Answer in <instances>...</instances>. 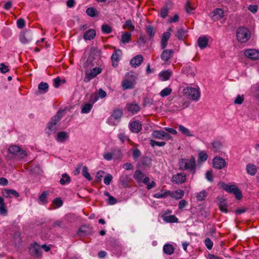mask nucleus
I'll return each instance as SVG.
<instances>
[{
	"instance_id": "nucleus-44",
	"label": "nucleus",
	"mask_w": 259,
	"mask_h": 259,
	"mask_svg": "<svg viewBox=\"0 0 259 259\" xmlns=\"http://www.w3.org/2000/svg\"><path fill=\"white\" fill-rule=\"evenodd\" d=\"M131 34L130 32H125L121 37V41L123 44L127 43L131 39Z\"/></svg>"
},
{
	"instance_id": "nucleus-31",
	"label": "nucleus",
	"mask_w": 259,
	"mask_h": 259,
	"mask_svg": "<svg viewBox=\"0 0 259 259\" xmlns=\"http://www.w3.org/2000/svg\"><path fill=\"white\" fill-rule=\"evenodd\" d=\"M123 112L121 109H116L114 110L112 114L110 116V117L109 118V120L111 119L112 118H114L115 120L119 119L121 118V117L122 116Z\"/></svg>"
},
{
	"instance_id": "nucleus-15",
	"label": "nucleus",
	"mask_w": 259,
	"mask_h": 259,
	"mask_svg": "<svg viewBox=\"0 0 259 259\" xmlns=\"http://www.w3.org/2000/svg\"><path fill=\"white\" fill-rule=\"evenodd\" d=\"M121 54V51L120 50H116L113 52L111 57L112 62V65L113 67H116L118 66V62L120 60Z\"/></svg>"
},
{
	"instance_id": "nucleus-49",
	"label": "nucleus",
	"mask_w": 259,
	"mask_h": 259,
	"mask_svg": "<svg viewBox=\"0 0 259 259\" xmlns=\"http://www.w3.org/2000/svg\"><path fill=\"white\" fill-rule=\"evenodd\" d=\"M186 33V30L183 28H180L177 31L176 36L179 38V39L182 40Z\"/></svg>"
},
{
	"instance_id": "nucleus-29",
	"label": "nucleus",
	"mask_w": 259,
	"mask_h": 259,
	"mask_svg": "<svg viewBox=\"0 0 259 259\" xmlns=\"http://www.w3.org/2000/svg\"><path fill=\"white\" fill-rule=\"evenodd\" d=\"M119 182L123 187H127L130 182L129 177L127 175H122L120 177Z\"/></svg>"
},
{
	"instance_id": "nucleus-5",
	"label": "nucleus",
	"mask_w": 259,
	"mask_h": 259,
	"mask_svg": "<svg viewBox=\"0 0 259 259\" xmlns=\"http://www.w3.org/2000/svg\"><path fill=\"white\" fill-rule=\"evenodd\" d=\"M219 185L224 190L231 193H233L237 199H240L242 197V193L239 188L235 185H229L224 183H220Z\"/></svg>"
},
{
	"instance_id": "nucleus-26",
	"label": "nucleus",
	"mask_w": 259,
	"mask_h": 259,
	"mask_svg": "<svg viewBox=\"0 0 259 259\" xmlns=\"http://www.w3.org/2000/svg\"><path fill=\"white\" fill-rule=\"evenodd\" d=\"M69 137L68 134L65 132H61L57 133L56 139L59 142H65Z\"/></svg>"
},
{
	"instance_id": "nucleus-56",
	"label": "nucleus",
	"mask_w": 259,
	"mask_h": 259,
	"mask_svg": "<svg viewBox=\"0 0 259 259\" xmlns=\"http://www.w3.org/2000/svg\"><path fill=\"white\" fill-rule=\"evenodd\" d=\"M206 192L205 191L203 190L200 192L198 194H197L196 196V198L198 201H202L204 199V198L206 197Z\"/></svg>"
},
{
	"instance_id": "nucleus-3",
	"label": "nucleus",
	"mask_w": 259,
	"mask_h": 259,
	"mask_svg": "<svg viewBox=\"0 0 259 259\" xmlns=\"http://www.w3.org/2000/svg\"><path fill=\"white\" fill-rule=\"evenodd\" d=\"M137 78V74L135 72H130L127 73L125 76V79L121 83L123 90L134 89Z\"/></svg>"
},
{
	"instance_id": "nucleus-13",
	"label": "nucleus",
	"mask_w": 259,
	"mask_h": 259,
	"mask_svg": "<svg viewBox=\"0 0 259 259\" xmlns=\"http://www.w3.org/2000/svg\"><path fill=\"white\" fill-rule=\"evenodd\" d=\"M186 180V175L184 172L178 173L172 176L171 181L176 184L184 183Z\"/></svg>"
},
{
	"instance_id": "nucleus-28",
	"label": "nucleus",
	"mask_w": 259,
	"mask_h": 259,
	"mask_svg": "<svg viewBox=\"0 0 259 259\" xmlns=\"http://www.w3.org/2000/svg\"><path fill=\"white\" fill-rule=\"evenodd\" d=\"M246 171L249 175L251 176L255 175L257 172V168L256 166L252 164H248L246 165Z\"/></svg>"
},
{
	"instance_id": "nucleus-33",
	"label": "nucleus",
	"mask_w": 259,
	"mask_h": 259,
	"mask_svg": "<svg viewBox=\"0 0 259 259\" xmlns=\"http://www.w3.org/2000/svg\"><path fill=\"white\" fill-rule=\"evenodd\" d=\"M182 72L187 75L194 76L195 75V69L192 67L186 66L182 68Z\"/></svg>"
},
{
	"instance_id": "nucleus-7",
	"label": "nucleus",
	"mask_w": 259,
	"mask_h": 259,
	"mask_svg": "<svg viewBox=\"0 0 259 259\" xmlns=\"http://www.w3.org/2000/svg\"><path fill=\"white\" fill-rule=\"evenodd\" d=\"M8 151L10 154L17 156L20 158H23L27 155L26 152L17 145L10 146Z\"/></svg>"
},
{
	"instance_id": "nucleus-57",
	"label": "nucleus",
	"mask_w": 259,
	"mask_h": 259,
	"mask_svg": "<svg viewBox=\"0 0 259 259\" xmlns=\"http://www.w3.org/2000/svg\"><path fill=\"white\" fill-rule=\"evenodd\" d=\"M123 27L124 28H127L128 29H130L132 31L135 29V26L133 25L132 21L131 20H128L125 21Z\"/></svg>"
},
{
	"instance_id": "nucleus-50",
	"label": "nucleus",
	"mask_w": 259,
	"mask_h": 259,
	"mask_svg": "<svg viewBox=\"0 0 259 259\" xmlns=\"http://www.w3.org/2000/svg\"><path fill=\"white\" fill-rule=\"evenodd\" d=\"M227 206V204L224 200L221 201L219 204L220 209L225 213H227L228 212Z\"/></svg>"
},
{
	"instance_id": "nucleus-18",
	"label": "nucleus",
	"mask_w": 259,
	"mask_h": 259,
	"mask_svg": "<svg viewBox=\"0 0 259 259\" xmlns=\"http://www.w3.org/2000/svg\"><path fill=\"white\" fill-rule=\"evenodd\" d=\"M143 57L141 55H138L136 56L133 58L131 61L130 64L132 66L137 67L139 66L143 62Z\"/></svg>"
},
{
	"instance_id": "nucleus-1",
	"label": "nucleus",
	"mask_w": 259,
	"mask_h": 259,
	"mask_svg": "<svg viewBox=\"0 0 259 259\" xmlns=\"http://www.w3.org/2000/svg\"><path fill=\"white\" fill-rule=\"evenodd\" d=\"M179 165L181 170H189L194 174L196 167L195 158L191 156L189 159L182 158L179 160Z\"/></svg>"
},
{
	"instance_id": "nucleus-51",
	"label": "nucleus",
	"mask_w": 259,
	"mask_h": 259,
	"mask_svg": "<svg viewBox=\"0 0 259 259\" xmlns=\"http://www.w3.org/2000/svg\"><path fill=\"white\" fill-rule=\"evenodd\" d=\"M211 145L212 146L213 150L214 151H218L222 147V143L219 141H214L211 143Z\"/></svg>"
},
{
	"instance_id": "nucleus-59",
	"label": "nucleus",
	"mask_w": 259,
	"mask_h": 259,
	"mask_svg": "<svg viewBox=\"0 0 259 259\" xmlns=\"http://www.w3.org/2000/svg\"><path fill=\"white\" fill-rule=\"evenodd\" d=\"M10 69L8 66H6L5 63H2L0 64V71L2 73H6L9 72Z\"/></svg>"
},
{
	"instance_id": "nucleus-4",
	"label": "nucleus",
	"mask_w": 259,
	"mask_h": 259,
	"mask_svg": "<svg viewBox=\"0 0 259 259\" xmlns=\"http://www.w3.org/2000/svg\"><path fill=\"white\" fill-rule=\"evenodd\" d=\"M184 95L190 99L197 101L200 96V92L199 89L192 87H187L183 90Z\"/></svg>"
},
{
	"instance_id": "nucleus-52",
	"label": "nucleus",
	"mask_w": 259,
	"mask_h": 259,
	"mask_svg": "<svg viewBox=\"0 0 259 259\" xmlns=\"http://www.w3.org/2000/svg\"><path fill=\"white\" fill-rule=\"evenodd\" d=\"M102 31L104 33L109 34L112 31V28L108 24H103L102 26Z\"/></svg>"
},
{
	"instance_id": "nucleus-14",
	"label": "nucleus",
	"mask_w": 259,
	"mask_h": 259,
	"mask_svg": "<svg viewBox=\"0 0 259 259\" xmlns=\"http://www.w3.org/2000/svg\"><path fill=\"white\" fill-rule=\"evenodd\" d=\"M32 39V33L29 31H25L20 35V40L23 44L28 43Z\"/></svg>"
},
{
	"instance_id": "nucleus-60",
	"label": "nucleus",
	"mask_w": 259,
	"mask_h": 259,
	"mask_svg": "<svg viewBox=\"0 0 259 259\" xmlns=\"http://www.w3.org/2000/svg\"><path fill=\"white\" fill-rule=\"evenodd\" d=\"M141 155V152L138 149L134 150L133 152V156L135 160L136 161Z\"/></svg>"
},
{
	"instance_id": "nucleus-32",
	"label": "nucleus",
	"mask_w": 259,
	"mask_h": 259,
	"mask_svg": "<svg viewBox=\"0 0 259 259\" xmlns=\"http://www.w3.org/2000/svg\"><path fill=\"white\" fill-rule=\"evenodd\" d=\"M163 250L166 254L171 255L174 252V247L171 244H166L163 246Z\"/></svg>"
},
{
	"instance_id": "nucleus-39",
	"label": "nucleus",
	"mask_w": 259,
	"mask_h": 259,
	"mask_svg": "<svg viewBox=\"0 0 259 259\" xmlns=\"http://www.w3.org/2000/svg\"><path fill=\"white\" fill-rule=\"evenodd\" d=\"M171 75V73L168 71H163L159 74V76L161 77V80L163 81L167 80Z\"/></svg>"
},
{
	"instance_id": "nucleus-17",
	"label": "nucleus",
	"mask_w": 259,
	"mask_h": 259,
	"mask_svg": "<svg viewBox=\"0 0 259 259\" xmlns=\"http://www.w3.org/2000/svg\"><path fill=\"white\" fill-rule=\"evenodd\" d=\"M129 127L132 132L138 133L142 129V124L140 121L136 120L131 122Z\"/></svg>"
},
{
	"instance_id": "nucleus-8",
	"label": "nucleus",
	"mask_w": 259,
	"mask_h": 259,
	"mask_svg": "<svg viewBox=\"0 0 259 259\" xmlns=\"http://www.w3.org/2000/svg\"><path fill=\"white\" fill-rule=\"evenodd\" d=\"M30 254L34 257H39L41 256V250L40 245L36 242L31 244L29 248Z\"/></svg>"
},
{
	"instance_id": "nucleus-36",
	"label": "nucleus",
	"mask_w": 259,
	"mask_h": 259,
	"mask_svg": "<svg viewBox=\"0 0 259 259\" xmlns=\"http://www.w3.org/2000/svg\"><path fill=\"white\" fill-rule=\"evenodd\" d=\"M143 183L147 185V189L148 190H150L156 186V183L154 181H152L151 182H150V179L148 177H146L144 179Z\"/></svg>"
},
{
	"instance_id": "nucleus-2",
	"label": "nucleus",
	"mask_w": 259,
	"mask_h": 259,
	"mask_svg": "<svg viewBox=\"0 0 259 259\" xmlns=\"http://www.w3.org/2000/svg\"><path fill=\"white\" fill-rule=\"evenodd\" d=\"M62 111H58L57 114L54 116L48 123V126L46 128V133L48 135L54 134L57 131V126L59 125L60 121L61 119V114Z\"/></svg>"
},
{
	"instance_id": "nucleus-34",
	"label": "nucleus",
	"mask_w": 259,
	"mask_h": 259,
	"mask_svg": "<svg viewBox=\"0 0 259 259\" xmlns=\"http://www.w3.org/2000/svg\"><path fill=\"white\" fill-rule=\"evenodd\" d=\"M168 193H170V191L168 190L164 191L163 190H161V191L159 192L155 193L153 195V197L156 198H165L168 195H169Z\"/></svg>"
},
{
	"instance_id": "nucleus-58",
	"label": "nucleus",
	"mask_w": 259,
	"mask_h": 259,
	"mask_svg": "<svg viewBox=\"0 0 259 259\" xmlns=\"http://www.w3.org/2000/svg\"><path fill=\"white\" fill-rule=\"evenodd\" d=\"M112 179L113 177L111 175L109 174L106 175L104 179V184L106 185H109L110 184Z\"/></svg>"
},
{
	"instance_id": "nucleus-62",
	"label": "nucleus",
	"mask_w": 259,
	"mask_h": 259,
	"mask_svg": "<svg viewBox=\"0 0 259 259\" xmlns=\"http://www.w3.org/2000/svg\"><path fill=\"white\" fill-rule=\"evenodd\" d=\"M205 244L208 249H211L213 246V243L209 238L205 240Z\"/></svg>"
},
{
	"instance_id": "nucleus-6",
	"label": "nucleus",
	"mask_w": 259,
	"mask_h": 259,
	"mask_svg": "<svg viewBox=\"0 0 259 259\" xmlns=\"http://www.w3.org/2000/svg\"><path fill=\"white\" fill-rule=\"evenodd\" d=\"M237 39L242 43L246 42L250 37V33L246 28L240 27L238 28L236 33Z\"/></svg>"
},
{
	"instance_id": "nucleus-53",
	"label": "nucleus",
	"mask_w": 259,
	"mask_h": 259,
	"mask_svg": "<svg viewBox=\"0 0 259 259\" xmlns=\"http://www.w3.org/2000/svg\"><path fill=\"white\" fill-rule=\"evenodd\" d=\"M207 158L208 155L205 152L203 151H200L199 153L198 159L199 161L204 162L207 160Z\"/></svg>"
},
{
	"instance_id": "nucleus-38",
	"label": "nucleus",
	"mask_w": 259,
	"mask_h": 259,
	"mask_svg": "<svg viewBox=\"0 0 259 259\" xmlns=\"http://www.w3.org/2000/svg\"><path fill=\"white\" fill-rule=\"evenodd\" d=\"M86 13L88 15L92 17H94L98 15L96 9L93 7L88 8L86 10Z\"/></svg>"
},
{
	"instance_id": "nucleus-27",
	"label": "nucleus",
	"mask_w": 259,
	"mask_h": 259,
	"mask_svg": "<svg viewBox=\"0 0 259 259\" xmlns=\"http://www.w3.org/2000/svg\"><path fill=\"white\" fill-rule=\"evenodd\" d=\"M2 194L6 197H10L11 195H14L15 197H19V193L13 189H4L2 191Z\"/></svg>"
},
{
	"instance_id": "nucleus-30",
	"label": "nucleus",
	"mask_w": 259,
	"mask_h": 259,
	"mask_svg": "<svg viewBox=\"0 0 259 259\" xmlns=\"http://www.w3.org/2000/svg\"><path fill=\"white\" fill-rule=\"evenodd\" d=\"M145 30L147 35L149 36L150 39H153L155 35V31L152 25H146Z\"/></svg>"
},
{
	"instance_id": "nucleus-54",
	"label": "nucleus",
	"mask_w": 259,
	"mask_h": 259,
	"mask_svg": "<svg viewBox=\"0 0 259 259\" xmlns=\"http://www.w3.org/2000/svg\"><path fill=\"white\" fill-rule=\"evenodd\" d=\"M168 8L167 6H164L160 12V17L162 18H165L168 15Z\"/></svg>"
},
{
	"instance_id": "nucleus-64",
	"label": "nucleus",
	"mask_w": 259,
	"mask_h": 259,
	"mask_svg": "<svg viewBox=\"0 0 259 259\" xmlns=\"http://www.w3.org/2000/svg\"><path fill=\"white\" fill-rule=\"evenodd\" d=\"M118 138L122 143H123L125 140H128V136L125 135L124 133L119 134Z\"/></svg>"
},
{
	"instance_id": "nucleus-21",
	"label": "nucleus",
	"mask_w": 259,
	"mask_h": 259,
	"mask_svg": "<svg viewBox=\"0 0 259 259\" xmlns=\"http://www.w3.org/2000/svg\"><path fill=\"white\" fill-rule=\"evenodd\" d=\"M170 36V33L169 32H165L162 34V38L161 41V49L164 50L167 46V40L169 39Z\"/></svg>"
},
{
	"instance_id": "nucleus-11",
	"label": "nucleus",
	"mask_w": 259,
	"mask_h": 259,
	"mask_svg": "<svg viewBox=\"0 0 259 259\" xmlns=\"http://www.w3.org/2000/svg\"><path fill=\"white\" fill-rule=\"evenodd\" d=\"M244 54L249 59L255 60L259 59V51L255 49H247L245 50Z\"/></svg>"
},
{
	"instance_id": "nucleus-25",
	"label": "nucleus",
	"mask_w": 259,
	"mask_h": 259,
	"mask_svg": "<svg viewBox=\"0 0 259 259\" xmlns=\"http://www.w3.org/2000/svg\"><path fill=\"white\" fill-rule=\"evenodd\" d=\"M96 34V31L93 29H90L87 31L83 35L85 40H91L94 38Z\"/></svg>"
},
{
	"instance_id": "nucleus-20",
	"label": "nucleus",
	"mask_w": 259,
	"mask_h": 259,
	"mask_svg": "<svg viewBox=\"0 0 259 259\" xmlns=\"http://www.w3.org/2000/svg\"><path fill=\"white\" fill-rule=\"evenodd\" d=\"M173 53L174 51L172 50H164L161 54V59L164 61H167L171 58Z\"/></svg>"
},
{
	"instance_id": "nucleus-61",
	"label": "nucleus",
	"mask_w": 259,
	"mask_h": 259,
	"mask_svg": "<svg viewBox=\"0 0 259 259\" xmlns=\"http://www.w3.org/2000/svg\"><path fill=\"white\" fill-rule=\"evenodd\" d=\"M205 178L209 182L213 181L212 171L208 170L205 173Z\"/></svg>"
},
{
	"instance_id": "nucleus-35",
	"label": "nucleus",
	"mask_w": 259,
	"mask_h": 259,
	"mask_svg": "<svg viewBox=\"0 0 259 259\" xmlns=\"http://www.w3.org/2000/svg\"><path fill=\"white\" fill-rule=\"evenodd\" d=\"M179 131L182 133L183 134L188 136V137H193V135L191 134L190 131L184 126L182 125H180L179 126Z\"/></svg>"
},
{
	"instance_id": "nucleus-9",
	"label": "nucleus",
	"mask_w": 259,
	"mask_h": 259,
	"mask_svg": "<svg viewBox=\"0 0 259 259\" xmlns=\"http://www.w3.org/2000/svg\"><path fill=\"white\" fill-rule=\"evenodd\" d=\"M152 136L153 138L160 140H168L171 138V136L169 134L162 131H154Z\"/></svg>"
},
{
	"instance_id": "nucleus-41",
	"label": "nucleus",
	"mask_w": 259,
	"mask_h": 259,
	"mask_svg": "<svg viewBox=\"0 0 259 259\" xmlns=\"http://www.w3.org/2000/svg\"><path fill=\"white\" fill-rule=\"evenodd\" d=\"M93 107V104L87 103L85 104L82 107L81 109V112L82 113H88L90 112L92 108Z\"/></svg>"
},
{
	"instance_id": "nucleus-23",
	"label": "nucleus",
	"mask_w": 259,
	"mask_h": 259,
	"mask_svg": "<svg viewBox=\"0 0 259 259\" xmlns=\"http://www.w3.org/2000/svg\"><path fill=\"white\" fill-rule=\"evenodd\" d=\"M208 39L205 36H200L198 38L197 44L201 49L205 48L208 44Z\"/></svg>"
},
{
	"instance_id": "nucleus-43",
	"label": "nucleus",
	"mask_w": 259,
	"mask_h": 259,
	"mask_svg": "<svg viewBox=\"0 0 259 259\" xmlns=\"http://www.w3.org/2000/svg\"><path fill=\"white\" fill-rule=\"evenodd\" d=\"M38 88L44 93H46L48 91L49 85L46 82H41L38 84Z\"/></svg>"
},
{
	"instance_id": "nucleus-46",
	"label": "nucleus",
	"mask_w": 259,
	"mask_h": 259,
	"mask_svg": "<svg viewBox=\"0 0 259 259\" xmlns=\"http://www.w3.org/2000/svg\"><path fill=\"white\" fill-rule=\"evenodd\" d=\"M171 92H172L171 89L167 87V88H166L163 89L160 92V95L162 97H164L169 95L171 93Z\"/></svg>"
},
{
	"instance_id": "nucleus-47",
	"label": "nucleus",
	"mask_w": 259,
	"mask_h": 259,
	"mask_svg": "<svg viewBox=\"0 0 259 259\" xmlns=\"http://www.w3.org/2000/svg\"><path fill=\"white\" fill-rule=\"evenodd\" d=\"M165 144L166 143L163 141L158 142L154 141V140H150V144L153 148H154L155 146L162 147L164 146Z\"/></svg>"
},
{
	"instance_id": "nucleus-55",
	"label": "nucleus",
	"mask_w": 259,
	"mask_h": 259,
	"mask_svg": "<svg viewBox=\"0 0 259 259\" xmlns=\"http://www.w3.org/2000/svg\"><path fill=\"white\" fill-rule=\"evenodd\" d=\"M164 220L167 223H175L178 221V219L174 215H168L165 217Z\"/></svg>"
},
{
	"instance_id": "nucleus-45",
	"label": "nucleus",
	"mask_w": 259,
	"mask_h": 259,
	"mask_svg": "<svg viewBox=\"0 0 259 259\" xmlns=\"http://www.w3.org/2000/svg\"><path fill=\"white\" fill-rule=\"evenodd\" d=\"M82 175L85 178L88 180L91 181L92 180V177L90 174V173L88 171V167L85 166L83 167L82 170Z\"/></svg>"
},
{
	"instance_id": "nucleus-40",
	"label": "nucleus",
	"mask_w": 259,
	"mask_h": 259,
	"mask_svg": "<svg viewBox=\"0 0 259 259\" xmlns=\"http://www.w3.org/2000/svg\"><path fill=\"white\" fill-rule=\"evenodd\" d=\"M111 153L113 159H118L121 157V151L118 149L113 150Z\"/></svg>"
},
{
	"instance_id": "nucleus-24",
	"label": "nucleus",
	"mask_w": 259,
	"mask_h": 259,
	"mask_svg": "<svg viewBox=\"0 0 259 259\" xmlns=\"http://www.w3.org/2000/svg\"><path fill=\"white\" fill-rule=\"evenodd\" d=\"M126 106L127 110L133 114L137 113L140 109L139 105L135 103L128 104Z\"/></svg>"
},
{
	"instance_id": "nucleus-42",
	"label": "nucleus",
	"mask_w": 259,
	"mask_h": 259,
	"mask_svg": "<svg viewBox=\"0 0 259 259\" xmlns=\"http://www.w3.org/2000/svg\"><path fill=\"white\" fill-rule=\"evenodd\" d=\"M144 177V175L142 172L140 170H136L134 175V178L135 180L138 181H141L143 179Z\"/></svg>"
},
{
	"instance_id": "nucleus-10",
	"label": "nucleus",
	"mask_w": 259,
	"mask_h": 259,
	"mask_svg": "<svg viewBox=\"0 0 259 259\" xmlns=\"http://www.w3.org/2000/svg\"><path fill=\"white\" fill-rule=\"evenodd\" d=\"M101 72V69L100 68L97 67L91 70L89 72H85V77L83 79L84 81L85 82H89L98 74H100Z\"/></svg>"
},
{
	"instance_id": "nucleus-22",
	"label": "nucleus",
	"mask_w": 259,
	"mask_h": 259,
	"mask_svg": "<svg viewBox=\"0 0 259 259\" xmlns=\"http://www.w3.org/2000/svg\"><path fill=\"white\" fill-rule=\"evenodd\" d=\"M172 198L176 199H181L184 195V191L181 189H178L174 192H170L168 193Z\"/></svg>"
},
{
	"instance_id": "nucleus-48",
	"label": "nucleus",
	"mask_w": 259,
	"mask_h": 259,
	"mask_svg": "<svg viewBox=\"0 0 259 259\" xmlns=\"http://www.w3.org/2000/svg\"><path fill=\"white\" fill-rule=\"evenodd\" d=\"M49 195L48 191H44L42 194L39 197V200L42 203V204H45L47 202L46 200L47 197Z\"/></svg>"
},
{
	"instance_id": "nucleus-12",
	"label": "nucleus",
	"mask_w": 259,
	"mask_h": 259,
	"mask_svg": "<svg viewBox=\"0 0 259 259\" xmlns=\"http://www.w3.org/2000/svg\"><path fill=\"white\" fill-rule=\"evenodd\" d=\"M213 166L218 169H221L224 168L226 164L224 159L221 157L216 156L213 159Z\"/></svg>"
},
{
	"instance_id": "nucleus-63",
	"label": "nucleus",
	"mask_w": 259,
	"mask_h": 259,
	"mask_svg": "<svg viewBox=\"0 0 259 259\" xmlns=\"http://www.w3.org/2000/svg\"><path fill=\"white\" fill-rule=\"evenodd\" d=\"M244 100L243 96L238 95L234 101V103L236 104L240 105L242 103Z\"/></svg>"
},
{
	"instance_id": "nucleus-16",
	"label": "nucleus",
	"mask_w": 259,
	"mask_h": 259,
	"mask_svg": "<svg viewBox=\"0 0 259 259\" xmlns=\"http://www.w3.org/2000/svg\"><path fill=\"white\" fill-rule=\"evenodd\" d=\"M224 17V12L220 8L215 9L212 12L211 17L212 20L216 21L221 19Z\"/></svg>"
},
{
	"instance_id": "nucleus-37",
	"label": "nucleus",
	"mask_w": 259,
	"mask_h": 259,
	"mask_svg": "<svg viewBox=\"0 0 259 259\" xmlns=\"http://www.w3.org/2000/svg\"><path fill=\"white\" fill-rule=\"evenodd\" d=\"M70 177L66 174H63L62 178L60 180V183L62 185H65L69 184L70 182Z\"/></svg>"
},
{
	"instance_id": "nucleus-19",
	"label": "nucleus",
	"mask_w": 259,
	"mask_h": 259,
	"mask_svg": "<svg viewBox=\"0 0 259 259\" xmlns=\"http://www.w3.org/2000/svg\"><path fill=\"white\" fill-rule=\"evenodd\" d=\"M92 232V227L90 226L83 225L79 229L78 235L79 236H86Z\"/></svg>"
}]
</instances>
